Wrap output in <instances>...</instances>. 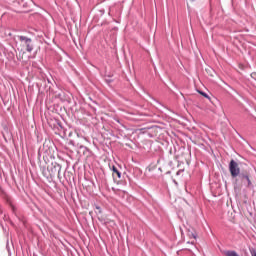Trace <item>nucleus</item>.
I'll list each match as a JSON object with an SVG mask.
<instances>
[{
  "mask_svg": "<svg viewBox=\"0 0 256 256\" xmlns=\"http://www.w3.org/2000/svg\"><path fill=\"white\" fill-rule=\"evenodd\" d=\"M17 39L20 41L22 47H24L27 53H33V49H35V45L33 44V39L27 36H17Z\"/></svg>",
  "mask_w": 256,
  "mask_h": 256,
  "instance_id": "1",
  "label": "nucleus"
},
{
  "mask_svg": "<svg viewBox=\"0 0 256 256\" xmlns=\"http://www.w3.org/2000/svg\"><path fill=\"white\" fill-rule=\"evenodd\" d=\"M229 171L231 174V177L235 179L236 177H239L241 175V168H239V164L235 160H231L229 163Z\"/></svg>",
  "mask_w": 256,
  "mask_h": 256,
  "instance_id": "2",
  "label": "nucleus"
},
{
  "mask_svg": "<svg viewBox=\"0 0 256 256\" xmlns=\"http://www.w3.org/2000/svg\"><path fill=\"white\" fill-rule=\"evenodd\" d=\"M51 177H55L57 175L58 178H61V164H53L50 169Z\"/></svg>",
  "mask_w": 256,
  "mask_h": 256,
  "instance_id": "3",
  "label": "nucleus"
},
{
  "mask_svg": "<svg viewBox=\"0 0 256 256\" xmlns=\"http://www.w3.org/2000/svg\"><path fill=\"white\" fill-rule=\"evenodd\" d=\"M238 177L242 183L246 182L248 187H251V179H249V175L242 173V174L238 175Z\"/></svg>",
  "mask_w": 256,
  "mask_h": 256,
  "instance_id": "4",
  "label": "nucleus"
},
{
  "mask_svg": "<svg viewBox=\"0 0 256 256\" xmlns=\"http://www.w3.org/2000/svg\"><path fill=\"white\" fill-rule=\"evenodd\" d=\"M112 171H113V177H115L116 175L118 179H121V172L117 169V167L112 166Z\"/></svg>",
  "mask_w": 256,
  "mask_h": 256,
  "instance_id": "5",
  "label": "nucleus"
},
{
  "mask_svg": "<svg viewBox=\"0 0 256 256\" xmlns=\"http://www.w3.org/2000/svg\"><path fill=\"white\" fill-rule=\"evenodd\" d=\"M78 148L80 149V151H83V155H87V153H89V148H87L86 146L78 145Z\"/></svg>",
  "mask_w": 256,
  "mask_h": 256,
  "instance_id": "6",
  "label": "nucleus"
},
{
  "mask_svg": "<svg viewBox=\"0 0 256 256\" xmlns=\"http://www.w3.org/2000/svg\"><path fill=\"white\" fill-rule=\"evenodd\" d=\"M249 251L251 256H256V248H249Z\"/></svg>",
  "mask_w": 256,
  "mask_h": 256,
  "instance_id": "7",
  "label": "nucleus"
},
{
  "mask_svg": "<svg viewBox=\"0 0 256 256\" xmlns=\"http://www.w3.org/2000/svg\"><path fill=\"white\" fill-rule=\"evenodd\" d=\"M199 93H200V95H202V96L205 97L206 99H211V98L209 97V94H207V93H205V92H203V91H199Z\"/></svg>",
  "mask_w": 256,
  "mask_h": 256,
  "instance_id": "8",
  "label": "nucleus"
},
{
  "mask_svg": "<svg viewBox=\"0 0 256 256\" xmlns=\"http://www.w3.org/2000/svg\"><path fill=\"white\" fill-rule=\"evenodd\" d=\"M183 169H180V170H178L177 172H176V175H181V173H183Z\"/></svg>",
  "mask_w": 256,
  "mask_h": 256,
  "instance_id": "9",
  "label": "nucleus"
},
{
  "mask_svg": "<svg viewBox=\"0 0 256 256\" xmlns=\"http://www.w3.org/2000/svg\"><path fill=\"white\" fill-rule=\"evenodd\" d=\"M96 209L101 213V206H96Z\"/></svg>",
  "mask_w": 256,
  "mask_h": 256,
  "instance_id": "10",
  "label": "nucleus"
},
{
  "mask_svg": "<svg viewBox=\"0 0 256 256\" xmlns=\"http://www.w3.org/2000/svg\"><path fill=\"white\" fill-rule=\"evenodd\" d=\"M191 1H195V0H191Z\"/></svg>",
  "mask_w": 256,
  "mask_h": 256,
  "instance_id": "11",
  "label": "nucleus"
}]
</instances>
